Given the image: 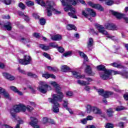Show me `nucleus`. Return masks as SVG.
<instances>
[{
	"label": "nucleus",
	"instance_id": "6e6d98bb",
	"mask_svg": "<svg viewBox=\"0 0 128 128\" xmlns=\"http://www.w3.org/2000/svg\"><path fill=\"white\" fill-rule=\"evenodd\" d=\"M118 126L120 128H124V123L122 122H120L118 123Z\"/></svg>",
	"mask_w": 128,
	"mask_h": 128
},
{
	"label": "nucleus",
	"instance_id": "13d9d810",
	"mask_svg": "<svg viewBox=\"0 0 128 128\" xmlns=\"http://www.w3.org/2000/svg\"><path fill=\"white\" fill-rule=\"evenodd\" d=\"M86 119H87V120H92L94 117L92 116H88L86 117Z\"/></svg>",
	"mask_w": 128,
	"mask_h": 128
},
{
	"label": "nucleus",
	"instance_id": "bf43d9fd",
	"mask_svg": "<svg viewBox=\"0 0 128 128\" xmlns=\"http://www.w3.org/2000/svg\"><path fill=\"white\" fill-rule=\"evenodd\" d=\"M82 14L85 18H88V14H86V11H84V10L82 11Z\"/></svg>",
	"mask_w": 128,
	"mask_h": 128
},
{
	"label": "nucleus",
	"instance_id": "e2e57ef3",
	"mask_svg": "<svg viewBox=\"0 0 128 128\" xmlns=\"http://www.w3.org/2000/svg\"><path fill=\"white\" fill-rule=\"evenodd\" d=\"M34 36L36 38H40V34L38 33H34L33 34Z\"/></svg>",
	"mask_w": 128,
	"mask_h": 128
},
{
	"label": "nucleus",
	"instance_id": "9d476101",
	"mask_svg": "<svg viewBox=\"0 0 128 128\" xmlns=\"http://www.w3.org/2000/svg\"><path fill=\"white\" fill-rule=\"evenodd\" d=\"M112 14H113V16H116V18H118V19L122 18H124L126 22L128 24V18L124 16V14H122L118 13V12H116L113 10Z\"/></svg>",
	"mask_w": 128,
	"mask_h": 128
},
{
	"label": "nucleus",
	"instance_id": "c9c22d12",
	"mask_svg": "<svg viewBox=\"0 0 128 128\" xmlns=\"http://www.w3.org/2000/svg\"><path fill=\"white\" fill-rule=\"evenodd\" d=\"M72 54V51L67 52L63 54V56L68 58V56H70Z\"/></svg>",
	"mask_w": 128,
	"mask_h": 128
},
{
	"label": "nucleus",
	"instance_id": "a18cd8bd",
	"mask_svg": "<svg viewBox=\"0 0 128 128\" xmlns=\"http://www.w3.org/2000/svg\"><path fill=\"white\" fill-rule=\"evenodd\" d=\"M98 94H100V96H104V90L102 89H98L97 90Z\"/></svg>",
	"mask_w": 128,
	"mask_h": 128
},
{
	"label": "nucleus",
	"instance_id": "20e7f679",
	"mask_svg": "<svg viewBox=\"0 0 128 128\" xmlns=\"http://www.w3.org/2000/svg\"><path fill=\"white\" fill-rule=\"evenodd\" d=\"M57 94H53L52 98L54 102H62L63 98H64V94L60 91V90H56Z\"/></svg>",
	"mask_w": 128,
	"mask_h": 128
},
{
	"label": "nucleus",
	"instance_id": "c85d7f7f",
	"mask_svg": "<svg viewBox=\"0 0 128 128\" xmlns=\"http://www.w3.org/2000/svg\"><path fill=\"white\" fill-rule=\"evenodd\" d=\"M106 114L108 118L112 116V108H110L106 110Z\"/></svg>",
	"mask_w": 128,
	"mask_h": 128
},
{
	"label": "nucleus",
	"instance_id": "1a4fd4ad",
	"mask_svg": "<svg viewBox=\"0 0 128 128\" xmlns=\"http://www.w3.org/2000/svg\"><path fill=\"white\" fill-rule=\"evenodd\" d=\"M95 26L99 32H100V34H104V36H108V32L104 30V27L98 24H96Z\"/></svg>",
	"mask_w": 128,
	"mask_h": 128
},
{
	"label": "nucleus",
	"instance_id": "603ef678",
	"mask_svg": "<svg viewBox=\"0 0 128 128\" xmlns=\"http://www.w3.org/2000/svg\"><path fill=\"white\" fill-rule=\"evenodd\" d=\"M3 94L4 98H10V94H8V92H6V91H4L3 93Z\"/></svg>",
	"mask_w": 128,
	"mask_h": 128
},
{
	"label": "nucleus",
	"instance_id": "a211bd4d",
	"mask_svg": "<svg viewBox=\"0 0 128 128\" xmlns=\"http://www.w3.org/2000/svg\"><path fill=\"white\" fill-rule=\"evenodd\" d=\"M113 74H121L126 78H128V72H120L118 71L112 70Z\"/></svg>",
	"mask_w": 128,
	"mask_h": 128
},
{
	"label": "nucleus",
	"instance_id": "72a5a7b5",
	"mask_svg": "<svg viewBox=\"0 0 128 128\" xmlns=\"http://www.w3.org/2000/svg\"><path fill=\"white\" fill-rule=\"evenodd\" d=\"M27 75L28 76H30V78H38V75L36 74H35L32 73L30 72H28L27 74Z\"/></svg>",
	"mask_w": 128,
	"mask_h": 128
},
{
	"label": "nucleus",
	"instance_id": "4468645a",
	"mask_svg": "<svg viewBox=\"0 0 128 128\" xmlns=\"http://www.w3.org/2000/svg\"><path fill=\"white\" fill-rule=\"evenodd\" d=\"M2 76L5 78H6V80H16V78L12 75H10L8 73L6 72H3Z\"/></svg>",
	"mask_w": 128,
	"mask_h": 128
},
{
	"label": "nucleus",
	"instance_id": "79ce46f5",
	"mask_svg": "<svg viewBox=\"0 0 128 128\" xmlns=\"http://www.w3.org/2000/svg\"><path fill=\"white\" fill-rule=\"evenodd\" d=\"M18 6L22 10H26V6L22 2L19 3Z\"/></svg>",
	"mask_w": 128,
	"mask_h": 128
},
{
	"label": "nucleus",
	"instance_id": "4d7b16f0",
	"mask_svg": "<svg viewBox=\"0 0 128 128\" xmlns=\"http://www.w3.org/2000/svg\"><path fill=\"white\" fill-rule=\"evenodd\" d=\"M105 128H112V124L110 123H107L105 126Z\"/></svg>",
	"mask_w": 128,
	"mask_h": 128
},
{
	"label": "nucleus",
	"instance_id": "052dcab7",
	"mask_svg": "<svg viewBox=\"0 0 128 128\" xmlns=\"http://www.w3.org/2000/svg\"><path fill=\"white\" fill-rule=\"evenodd\" d=\"M32 16L34 18L36 19H38L40 18V16L38 15V14L34 13L32 14Z\"/></svg>",
	"mask_w": 128,
	"mask_h": 128
},
{
	"label": "nucleus",
	"instance_id": "e433bc0d",
	"mask_svg": "<svg viewBox=\"0 0 128 128\" xmlns=\"http://www.w3.org/2000/svg\"><path fill=\"white\" fill-rule=\"evenodd\" d=\"M26 4L28 6H34V3L32 1L27 0L26 2Z\"/></svg>",
	"mask_w": 128,
	"mask_h": 128
},
{
	"label": "nucleus",
	"instance_id": "f03ea898",
	"mask_svg": "<svg viewBox=\"0 0 128 128\" xmlns=\"http://www.w3.org/2000/svg\"><path fill=\"white\" fill-rule=\"evenodd\" d=\"M26 110V107L24 104L16 105L13 108H11L10 114L13 122L17 120L20 124H24V120H22L20 116H16V114L14 112H24Z\"/></svg>",
	"mask_w": 128,
	"mask_h": 128
},
{
	"label": "nucleus",
	"instance_id": "864d4df0",
	"mask_svg": "<svg viewBox=\"0 0 128 128\" xmlns=\"http://www.w3.org/2000/svg\"><path fill=\"white\" fill-rule=\"evenodd\" d=\"M28 88H30V90L31 92H36V90L34 89L35 88L34 86L32 87V86H29Z\"/></svg>",
	"mask_w": 128,
	"mask_h": 128
},
{
	"label": "nucleus",
	"instance_id": "a878e982",
	"mask_svg": "<svg viewBox=\"0 0 128 128\" xmlns=\"http://www.w3.org/2000/svg\"><path fill=\"white\" fill-rule=\"evenodd\" d=\"M61 70L64 72H70V67L68 66H67L63 65L62 66Z\"/></svg>",
	"mask_w": 128,
	"mask_h": 128
},
{
	"label": "nucleus",
	"instance_id": "b1692460",
	"mask_svg": "<svg viewBox=\"0 0 128 128\" xmlns=\"http://www.w3.org/2000/svg\"><path fill=\"white\" fill-rule=\"evenodd\" d=\"M94 106L88 104L86 106V111L88 114H91L94 110Z\"/></svg>",
	"mask_w": 128,
	"mask_h": 128
},
{
	"label": "nucleus",
	"instance_id": "f3484780",
	"mask_svg": "<svg viewBox=\"0 0 128 128\" xmlns=\"http://www.w3.org/2000/svg\"><path fill=\"white\" fill-rule=\"evenodd\" d=\"M49 84L55 88L56 91L58 90H62L60 86L56 82L51 81L49 82Z\"/></svg>",
	"mask_w": 128,
	"mask_h": 128
},
{
	"label": "nucleus",
	"instance_id": "7c9ffc66",
	"mask_svg": "<svg viewBox=\"0 0 128 128\" xmlns=\"http://www.w3.org/2000/svg\"><path fill=\"white\" fill-rule=\"evenodd\" d=\"M112 94V92H104L102 96H104V98H110V96Z\"/></svg>",
	"mask_w": 128,
	"mask_h": 128
},
{
	"label": "nucleus",
	"instance_id": "ea45409f",
	"mask_svg": "<svg viewBox=\"0 0 128 128\" xmlns=\"http://www.w3.org/2000/svg\"><path fill=\"white\" fill-rule=\"evenodd\" d=\"M124 110V108L122 106H119L116 108L115 110L116 112H120V110Z\"/></svg>",
	"mask_w": 128,
	"mask_h": 128
},
{
	"label": "nucleus",
	"instance_id": "a19ab883",
	"mask_svg": "<svg viewBox=\"0 0 128 128\" xmlns=\"http://www.w3.org/2000/svg\"><path fill=\"white\" fill-rule=\"evenodd\" d=\"M40 24L41 26H44L46 24V20L44 18H40Z\"/></svg>",
	"mask_w": 128,
	"mask_h": 128
},
{
	"label": "nucleus",
	"instance_id": "2eb2a0df",
	"mask_svg": "<svg viewBox=\"0 0 128 128\" xmlns=\"http://www.w3.org/2000/svg\"><path fill=\"white\" fill-rule=\"evenodd\" d=\"M94 39L92 38H90L87 42V48L89 50H92V47L94 46Z\"/></svg>",
	"mask_w": 128,
	"mask_h": 128
},
{
	"label": "nucleus",
	"instance_id": "cd10ccee",
	"mask_svg": "<svg viewBox=\"0 0 128 128\" xmlns=\"http://www.w3.org/2000/svg\"><path fill=\"white\" fill-rule=\"evenodd\" d=\"M96 68L98 70H102V72H106V70H108L106 69V66L104 65H99L96 66Z\"/></svg>",
	"mask_w": 128,
	"mask_h": 128
},
{
	"label": "nucleus",
	"instance_id": "f704fd0d",
	"mask_svg": "<svg viewBox=\"0 0 128 128\" xmlns=\"http://www.w3.org/2000/svg\"><path fill=\"white\" fill-rule=\"evenodd\" d=\"M112 66L114 68H124V66H122V64H118L116 62L113 63Z\"/></svg>",
	"mask_w": 128,
	"mask_h": 128
},
{
	"label": "nucleus",
	"instance_id": "412c9836",
	"mask_svg": "<svg viewBox=\"0 0 128 128\" xmlns=\"http://www.w3.org/2000/svg\"><path fill=\"white\" fill-rule=\"evenodd\" d=\"M92 113L94 114H102V110H100V108L94 106L93 108Z\"/></svg>",
	"mask_w": 128,
	"mask_h": 128
},
{
	"label": "nucleus",
	"instance_id": "f257e3e1",
	"mask_svg": "<svg viewBox=\"0 0 128 128\" xmlns=\"http://www.w3.org/2000/svg\"><path fill=\"white\" fill-rule=\"evenodd\" d=\"M63 6H66L64 8L65 12H68L70 10V12H68L69 16L72 18H78L76 14V10L74 8H73L72 6H76L78 4V2L79 0L82 4H84L86 2L84 0H60Z\"/></svg>",
	"mask_w": 128,
	"mask_h": 128
},
{
	"label": "nucleus",
	"instance_id": "8fccbe9b",
	"mask_svg": "<svg viewBox=\"0 0 128 128\" xmlns=\"http://www.w3.org/2000/svg\"><path fill=\"white\" fill-rule=\"evenodd\" d=\"M66 96H74V93L70 91H68L66 92Z\"/></svg>",
	"mask_w": 128,
	"mask_h": 128
},
{
	"label": "nucleus",
	"instance_id": "c03bdc74",
	"mask_svg": "<svg viewBox=\"0 0 128 128\" xmlns=\"http://www.w3.org/2000/svg\"><path fill=\"white\" fill-rule=\"evenodd\" d=\"M50 46H52V48H58V45L56 44L54 42H51L49 44Z\"/></svg>",
	"mask_w": 128,
	"mask_h": 128
},
{
	"label": "nucleus",
	"instance_id": "4be33fe9",
	"mask_svg": "<svg viewBox=\"0 0 128 128\" xmlns=\"http://www.w3.org/2000/svg\"><path fill=\"white\" fill-rule=\"evenodd\" d=\"M42 76L45 78H56V76L54 75L53 74H50L48 72L43 74Z\"/></svg>",
	"mask_w": 128,
	"mask_h": 128
},
{
	"label": "nucleus",
	"instance_id": "49530a36",
	"mask_svg": "<svg viewBox=\"0 0 128 128\" xmlns=\"http://www.w3.org/2000/svg\"><path fill=\"white\" fill-rule=\"evenodd\" d=\"M26 107V110H27L28 112H32V110H34V108L30 106H28Z\"/></svg>",
	"mask_w": 128,
	"mask_h": 128
},
{
	"label": "nucleus",
	"instance_id": "6e6552de",
	"mask_svg": "<svg viewBox=\"0 0 128 128\" xmlns=\"http://www.w3.org/2000/svg\"><path fill=\"white\" fill-rule=\"evenodd\" d=\"M32 62V57L28 55H25L24 56V58L19 60L20 64L26 66V64H30Z\"/></svg>",
	"mask_w": 128,
	"mask_h": 128
},
{
	"label": "nucleus",
	"instance_id": "3c124183",
	"mask_svg": "<svg viewBox=\"0 0 128 128\" xmlns=\"http://www.w3.org/2000/svg\"><path fill=\"white\" fill-rule=\"evenodd\" d=\"M18 70L19 72H20L21 74H26V72L20 68V67H18Z\"/></svg>",
	"mask_w": 128,
	"mask_h": 128
},
{
	"label": "nucleus",
	"instance_id": "2f4dec72",
	"mask_svg": "<svg viewBox=\"0 0 128 128\" xmlns=\"http://www.w3.org/2000/svg\"><path fill=\"white\" fill-rule=\"evenodd\" d=\"M46 68L48 70H50V72H58V69L56 67H52L50 66H47Z\"/></svg>",
	"mask_w": 128,
	"mask_h": 128
},
{
	"label": "nucleus",
	"instance_id": "39448f33",
	"mask_svg": "<svg viewBox=\"0 0 128 128\" xmlns=\"http://www.w3.org/2000/svg\"><path fill=\"white\" fill-rule=\"evenodd\" d=\"M112 70H106L104 72H101L100 73V78L106 80H110L112 78Z\"/></svg>",
	"mask_w": 128,
	"mask_h": 128
},
{
	"label": "nucleus",
	"instance_id": "09e8293b",
	"mask_svg": "<svg viewBox=\"0 0 128 128\" xmlns=\"http://www.w3.org/2000/svg\"><path fill=\"white\" fill-rule=\"evenodd\" d=\"M64 103L63 104V106L65 108H68V101L67 100L64 101Z\"/></svg>",
	"mask_w": 128,
	"mask_h": 128
},
{
	"label": "nucleus",
	"instance_id": "aec40b11",
	"mask_svg": "<svg viewBox=\"0 0 128 128\" xmlns=\"http://www.w3.org/2000/svg\"><path fill=\"white\" fill-rule=\"evenodd\" d=\"M62 35L60 34H56L51 36V40H54L55 42L58 41L62 40Z\"/></svg>",
	"mask_w": 128,
	"mask_h": 128
},
{
	"label": "nucleus",
	"instance_id": "473e14b6",
	"mask_svg": "<svg viewBox=\"0 0 128 128\" xmlns=\"http://www.w3.org/2000/svg\"><path fill=\"white\" fill-rule=\"evenodd\" d=\"M4 28L7 30H12V23L8 22L7 24L4 25Z\"/></svg>",
	"mask_w": 128,
	"mask_h": 128
},
{
	"label": "nucleus",
	"instance_id": "dca6fc26",
	"mask_svg": "<svg viewBox=\"0 0 128 128\" xmlns=\"http://www.w3.org/2000/svg\"><path fill=\"white\" fill-rule=\"evenodd\" d=\"M85 72L88 74H90V76H94V73L92 71V68H90V65H86Z\"/></svg>",
	"mask_w": 128,
	"mask_h": 128
},
{
	"label": "nucleus",
	"instance_id": "338daca9",
	"mask_svg": "<svg viewBox=\"0 0 128 128\" xmlns=\"http://www.w3.org/2000/svg\"><path fill=\"white\" fill-rule=\"evenodd\" d=\"M118 30V27L116 24H113L112 25V30Z\"/></svg>",
	"mask_w": 128,
	"mask_h": 128
},
{
	"label": "nucleus",
	"instance_id": "423d86ee",
	"mask_svg": "<svg viewBox=\"0 0 128 128\" xmlns=\"http://www.w3.org/2000/svg\"><path fill=\"white\" fill-rule=\"evenodd\" d=\"M38 90L42 94H46L48 90H52V87L46 84V82H43L42 84V86H39Z\"/></svg>",
	"mask_w": 128,
	"mask_h": 128
},
{
	"label": "nucleus",
	"instance_id": "ddd939ff",
	"mask_svg": "<svg viewBox=\"0 0 128 128\" xmlns=\"http://www.w3.org/2000/svg\"><path fill=\"white\" fill-rule=\"evenodd\" d=\"M10 88L11 90L15 92V94H18V96H24V93L18 90V88H16L14 86H10Z\"/></svg>",
	"mask_w": 128,
	"mask_h": 128
},
{
	"label": "nucleus",
	"instance_id": "9b49d317",
	"mask_svg": "<svg viewBox=\"0 0 128 128\" xmlns=\"http://www.w3.org/2000/svg\"><path fill=\"white\" fill-rule=\"evenodd\" d=\"M88 4L90 6H92L93 8H96V10H100V12H103L104 10V8L100 4H94L92 2H88Z\"/></svg>",
	"mask_w": 128,
	"mask_h": 128
},
{
	"label": "nucleus",
	"instance_id": "774afa93",
	"mask_svg": "<svg viewBox=\"0 0 128 128\" xmlns=\"http://www.w3.org/2000/svg\"><path fill=\"white\" fill-rule=\"evenodd\" d=\"M86 128H96V126L93 125H88Z\"/></svg>",
	"mask_w": 128,
	"mask_h": 128
},
{
	"label": "nucleus",
	"instance_id": "69168bd1",
	"mask_svg": "<svg viewBox=\"0 0 128 128\" xmlns=\"http://www.w3.org/2000/svg\"><path fill=\"white\" fill-rule=\"evenodd\" d=\"M84 90H86V92H90V87L89 86H86L84 88Z\"/></svg>",
	"mask_w": 128,
	"mask_h": 128
},
{
	"label": "nucleus",
	"instance_id": "5701e85b",
	"mask_svg": "<svg viewBox=\"0 0 128 128\" xmlns=\"http://www.w3.org/2000/svg\"><path fill=\"white\" fill-rule=\"evenodd\" d=\"M86 12H88V14H90L91 16L94 18L96 16V11L93 10L92 9L90 8H87L86 9Z\"/></svg>",
	"mask_w": 128,
	"mask_h": 128
},
{
	"label": "nucleus",
	"instance_id": "393cba45",
	"mask_svg": "<svg viewBox=\"0 0 128 128\" xmlns=\"http://www.w3.org/2000/svg\"><path fill=\"white\" fill-rule=\"evenodd\" d=\"M80 56L84 58V62H88V56L84 52L79 51Z\"/></svg>",
	"mask_w": 128,
	"mask_h": 128
},
{
	"label": "nucleus",
	"instance_id": "7ed1b4c3",
	"mask_svg": "<svg viewBox=\"0 0 128 128\" xmlns=\"http://www.w3.org/2000/svg\"><path fill=\"white\" fill-rule=\"evenodd\" d=\"M36 2L38 4H40L42 6H44V8H47L48 16H52V12L56 14H61L60 12L52 8V6L54 4V3L52 1H47L46 3H45L42 0H36Z\"/></svg>",
	"mask_w": 128,
	"mask_h": 128
},
{
	"label": "nucleus",
	"instance_id": "37998d69",
	"mask_svg": "<svg viewBox=\"0 0 128 128\" xmlns=\"http://www.w3.org/2000/svg\"><path fill=\"white\" fill-rule=\"evenodd\" d=\"M105 4L107 6H112V1L110 0H105Z\"/></svg>",
	"mask_w": 128,
	"mask_h": 128
},
{
	"label": "nucleus",
	"instance_id": "de8ad7c7",
	"mask_svg": "<svg viewBox=\"0 0 128 128\" xmlns=\"http://www.w3.org/2000/svg\"><path fill=\"white\" fill-rule=\"evenodd\" d=\"M43 56H45L46 58H48V60H52V58H50V56L46 52H44L43 54Z\"/></svg>",
	"mask_w": 128,
	"mask_h": 128
},
{
	"label": "nucleus",
	"instance_id": "5fc2aeb1",
	"mask_svg": "<svg viewBox=\"0 0 128 128\" xmlns=\"http://www.w3.org/2000/svg\"><path fill=\"white\" fill-rule=\"evenodd\" d=\"M80 122H81L82 124H86L88 120L86 119V118H83V119L80 120Z\"/></svg>",
	"mask_w": 128,
	"mask_h": 128
},
{
	"label": "nucleus",
	"instance_id": "58836bf2",
	"mask_svg": "<svg viewBox=\"0 0 128 128\" xmlns=\"http://www.w3.org/2000/svg\"><path fill=\"white\" fill-rule=\"evenodd\" d=\"M77 84H80V86H84L86 82V81L79 80H78Z\"/></svg>",
	"mask_w": 128,
	"mask_h": 128
},
{
	"label": "nucleus",
	"instance_id": "c756f323",
	"mask_svg": "<svg viewBox=\"0 0 128 128\" xmlns=\"http://www.w3.org/2000/svg\"><path fill=\"white\" fill-rule=\"evenodd\" d=\"M39 48L43 50H50V46L45 44H40Z\"/></svg>",
	"mask_w": 128,
	"mask_h": 128
},
{
	"label": "nucleus",
	"instance_id": "bb28decb",
	"mask_svg": "<svg viewBox=\"0 0 128 128\" xmlns=\"http://www.w3.org/2000/svg\"><path fill=\"white\" fill-rule=\"evenodd\" d=\"M67 30H76V28L74 25L68 24L66 26Z\"/></svg>",
	"mask_w": 128,
	"mask_h": 128
},
{
	"label": "nucleus",
	"instance_id": "0e129e2a",
	"mask_svg": "<svg viewBox=\"0 0 128 128\" xmlns=\"http://www.w3.org/2000/svg\"><path fill=\"white\" fill-rule=\"evenodd\" d=\"M48 122V118H43V123L44 124H46V122Z\"/></svg>",
	"mask_w": 128,
	"mask_h": 128
},
{
	"label": "nucleus",
	"instance_id": "6ab92c4d",
	"mask_svg": "<svg viewBox=\"0 0 128 128\" xmlns=\"http://www.w3.org/2000/svg\"><path fill=\"white\" fill-rule=\"evenodd\" d=\"M72 74L76 78H78V80H80V78H84V74L80 75L78 72L76 71H72Z\"/></svg>",
	"mask_w": 128,
	"mask_h": 128
},
{
	"label": "nucleus",
	"instance_id": "0eeeda50",
	"mask_svg": "<svg viewBox=\"0 0 128 128\" xmlns=\"http://www.w3.org/2000/svg\"><path fill=\"white\" fill-rule=\"evenodd\" d=\"M48 100L49 102H51V104H53L52 110L54 112H60V104L58 102L56 101H54L52 98H48Z\"/></svg>",
	"mask_w": 128,
	"mask_h": 128
},
{
	"label": "nucleus",
	"instance_id": "4c0bfd02",
	"mask_svg": "<svg viewBox=\"0 0 128 128\" xmlns=\"http://www.w3.org/2000/svg\"><path fill=\"white\" fill-rule=\"evenodd\" d=\"M104 26L105 28H107L108 30H112V26L108 23L105 24Z\"/></svg>",
	"mask_w": 128,
	"mask_h": 128
},
{
	"label": "nucleus",
	"instance_id": "f8f14e48",
	"mask_svg": "<svg viewBox=\"0 0 128 128\" xmlns=\"http://www.w3.org/2000/svg\"><path fill=\"white\" fill-rule=\"evenodd\" d=\"M30 118L31 122H29V124L34 128H40V126L38 125V119L34 118V117H30Z\"/></svg>",
	"mask_w": 128,
	"mask_h": 128
},
{
	"label": "nucleus",
	"instance_id": "680f3d73",
	"mask_svg": "<svg viewBox=\"0 0 128 128\" xmlns=\"http://www.w3.org/2000/svg\"><path fill=\"white\" fill-rule=\"evenodd\" d=\"M58 50L60 52H64V49L62 47H59L58 48Z\"/></svg>",
	"mask_w": 128,
	"mask_h": 128
}]
</instances>
